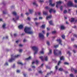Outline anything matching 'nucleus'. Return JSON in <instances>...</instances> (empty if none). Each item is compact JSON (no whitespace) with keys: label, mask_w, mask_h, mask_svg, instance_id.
<instances>
[{"label":"nucleus","mask_w":77,"mask_h":77,"mask_svg":"<svg viewBox=\"0 0 77 77\" xmlns=\"http://www.w3.org/2000/svg\"><path fill=\"white\" fill-rule=\"evenodd\" d=\"M31 30V28H30L25 27L24 29V31L26 33H28L29 34H33V32L32 31H30Z\"/></svg>","instance_id":"f257e3e1"},{"label":"nucleus","mask_w":77,"mask_h":77,"mask_svg":"<svg viewBox=\"0 0 77 77\" xmlns=\"http://www.w3.org/2000/svg\"><path fill=\"white\" fill-rule=\"evenodd\" d=\"M54 53L55 56H61L62 55V52L60 51H58L57 50H55L54 51Z\"/></svg>","instance_id":"f03ea898"},{"label":"nucleus","mask_w":77,"mask_h":77,"mask_svg":"<svg viewBox=\"0 0 77 77\" xmlns=\"http://www.w3.org/2000/svg\"><path fill=\"white\" fill-rule=\"evenodd\" d=\"M19 56H20V55H18L17 56H14V54H12L11 55V58L9 60V61L10 62H12L14 61V60H15V59L13 58H17L18 57H19Z\"/></svg>","instance_id":"7ed1b4c3"},{"label":"nucleus","mask_w":77,"mask_h":77,"mask_svg":"<svg viewBox=\"0 0 77 77\" xmlns=\"http://www.w3.org/2000/svg\"><path fill=\"white\" fill-rule=\"evenodd\" d=\"M32 49L35 51L34 53V55L35 56V54L37 53L38 51V48L37 47L33 46L32 47Z\"/></svg>","instance_id":"20e7f679"},{"label":"nucleus","mask_w":77,"mask_h":77,"mask_svg":"<svg viewBox=\"0 0 77 77\" xmlns=\"http://www.w3.org/2000/svg\"><path fill=\"white\" fill-rule=\"evenodd\" d=\"M67 6L68 7L70 6V7H74V5L72 2L71 1H69L67 4Z\"/></svg>","instance_id":"39448f33"},{"label":"nucleus","mask_w":77,"mask_h":77,"mask_svg":"<svg viewBox=\"0 0 77 77\" xmlns=\"http://www.w3.org/2000/svg\"><path fill=\"white\" fill-rule=\"evenodd\" d=\"M49 5L52 6V7H54L55 5V4L54 3L53 4H52V0H49Z\"/></svg>","instance_id":"423d86ee"},{"label":"nucleus","mask_w":77,"mask_h":77,"mask_svg":"<svg viewBox=\"0 0 77 77\" xmlns=\"http://www.w3.org/2000/svg\"><path fill=\"white\" fill-rule=\"evenodd\" d=\"M57 42H58L59 44H60L61 45H62V40H61V39H57Z\"/></svg>","instance_id":"0eeeda50"},{"label":"nucleus","mask_w":77,"mask_h":77,"mask_svg":"<svg viewBox=\"0 0 77 77\" xmlns=\"http://www.w3.org/2000/svg\"><path fill=\"white\" fill-rule=\"evenodd\" d=\"M56 3L57 5L56 6V8H58V5H59L61 4V3H62V2H61V1H59L58 2H56Z\"/></svg>","instance_id":"6e6552de"},{"label":"nucleus","mask_w":77,"mask_h":77,"mask_svg":"<svg viewBox=\"0 0 77 77\" xmlns=\"http://www.w3.org/2000/svg\"><path fill=\"white\" fill-rule=\"evenodd\" d=\"M39 36L40 38H44V35L42 34L41 33H39Z\"/></svg>","instance_id":"1a4fd4ad"},{"label":"nucleus","mask_w":77,"mask_h":77,"mask_svg":"<svg viewBox=\"0 0 77 77\" xmlns=\"http://www.w3.org/2000/svg\"><path fill=\"white\" fill-rule=\"evenodd\" d=\"M18 28L20 29H21L23 28V26L22 25H20L18 26Z\"/></svg>","instance_id":"9d476101"},{"label":"nucleus","mask_w":77,"mask_h":77,"mask_svg":"<svg viewBox=\"0 0 77 77\" xmlns=\"http://www.w3.org/2000/svg\"><path fill=\"white\" fill-rule=\"evenodd\" d=\"M39 58L42 61V62H44V59L43 58V57L42 56L40 57H39Z\"/></svg>","instance_id":"9b49d317"},{"label":"nucleus","mask_w":77,"mask_h":77,"mask_svg":"<svg viewBox=\"0 0 77 77\" xmlns=\"http://www.w3.org/2000/svg\"><path fill=\"white\" fill-rule=\"evenodd\" d=\"M52 17L51 15H50L48 16H47L46 17V19L47 20H48V19H50Z\"/></svg>","instance_id":"f8f14e48"},{"label":"nucleus","mask_w":77,"mask_h":77,"mask_svg":"<svg viewBox=\"0 0 77 77\" xmlns=\"http://www.w3.org/2000/svg\"><path fill=\"white\" fill-rule=\"evenodd\" d=\"M37 14H38V15H41V12H35V15H37Z\"/></svg>","instance_id":"ddd939ff"},{"label":"nucleus","mask_w":77,"mask_h":77,"mask_svg":"<svg viewBox=\"0 0 77 77\" xmlns=\"http://www.w3.org/2000/svg\"><path fill=\"white\" fill-rule=\"evenodd\" d=\"M31 59V57H29L28 58H26L25 60H30Z\"/></svg>","instance_id":"4468645a"},{"label":"nucleus","mask_w":77,"mask_h":77,"mask_svg":"<svg viewBox=\"0 0 77 77\" xmlns=\"http://www.w3.org/2000/svg\"><path fill=\"white\" fill-rule=\"evenodd\" d=\"M49 53H48V55L50 54H51V53H52V51L51 49L49 50Z\"/></svg>","instance_id":"2eb2a0df"},{"label":"nucleus","mask_w":77,"mask_h":77,"mask_svg":"<svg viewBox=\"0 0 77 77\" xmlns=\"http://www.w3.org/2000/svg\"><path fill=\"white\" fill-rule=\"evenodd\" d=\"M49 23L50 25H53V21L52 20L49 21Z\"/></svg>","instance_id":"dca6fc26"},{"label":"nucleus","mask_w":77,"mask_h":77,"mask_svg":"<svg viewBox=\"0 0 77 77\" xmlns=\"http://www.w3.org/2000/svg\"><path fill=\"white\" fill-rule=\"evenodd\" d=\"M12 14H13V15H15V16H16V15H17V13L15 11L13 12Z\"/></svg>","instance_id":"f3484780"},{"label":"nucleus","mask_w":77,"mask_h":77,"mask_svg":"<svg viewBox=\"0 0 77 77\" xmlns=\"http://www.w3.org/2000/svg\"><path fill=\"white\" fill-rule=\"evenodd\" d=\"M53 11V9H51L49 11V12L50 14H51L52 12Z\"/></svg>","instance_id":"a211bd4d"},{"label":"nucleus","mask_w":77,"mask_h":77,"mask_svg":"<svg viewBox=\"0 0 77 77\" xmlns=\"http://www.w3.org/2000/svg\"><path fill=\"white\" fill-rule=\"evenodd\" d=\"M74 19L73 18H71L70 22H71V23H72V22H74Z\"/></svg>","instance_id":"6ab92c4d"},{"label":"nucleus","mask_w":77,"mask_h":77,"mask_svg":"<svg viewBox=\"0 0 77 77\" xmlns=\"http://www.w3.org/2000/svg\"><path fill=\"white\" fill-rule=\"evenodd\" d=\"M61 30H63L65 29V27H64V26H61Z\"/></svg>","instance_id":"aec40b11"},{"label":"nucleus","mask_w":77,"mask_h":77,"mask_svg":"<svg viewBox=\"0 0 77 77\" xmlns=\"http://www.w3.org/2000/svg\"><path fill=\"white\" fill-rule=\"evenodd\" d=\"M29 11L30 14H32V12H33V10L29 9Z\"/></svg>","instance_id":"412c9836"},{"label":"nucleus","mask_w":77,"mask_h":77,"mask_svg":"<svg viewBox=\"0 0 77 77\" xmlns=\"http://www.w3.org/2000/svg\"><path fill=\"white\" fill-rule=\"evenodd\" d=\"M33 4L34 5H35L36 7H37L38 6V5L36 4V3L35 2H33Z\"/></svg>","instance_id":"4be33fe9"},{"label":"nucleus","mask_w":77,"mask_h":77,"mask_svg":"<svg viewBox=\"0 0 77 77\" xmlns=\"http://www.w3.org/2000/svg\"><path fill=\"white\" fill-rule=\"evenodd\" d=\"M59 71H63V69L62 68H60L59 69Z\"/></svg>","instance_id":"5701e85b"},{"label":"nucleus","mask_w":77,"mask_h":77,"mask_svg":"<svg viewBox=\"0 0 77 77\" xmlns=\"http://www.w3.org/2000/svg\"><path fill=\"white\" fill-rule=\"evenodd\" d=\"M43 13L44 15H47V12L46 11H43Z\"/></svg>","instance_id":"b1692460"},{"label":"nucleus","mask_w":77,"mask_h":77,"mask_svg":"<svg viewBox=\"0 0 77 77\" xmlns=\"http://www.w3.org/2000/svg\"><path fill=\"white\" fill-rule=\"evenodd\" d=\"M60 60H64V58L63 57V56H62L60 57Z\"/></svg>","instance_id":"393cba45"},{"label":"nucleus","mask_w":77,"mask_h":77,"mask_svg":"<svg viewBox=\"0 0 77 77\" xmlns=\"http://www.w3.org/2000/svg\"><path fill=\"white\" fill-rule=\"evenodd\" d=\"M67 54H69V56H71V53H70L69 51L67 52Z\"/></svg>","instance_id":"a878e982"},{"label":"nucleus","mask_w":77,"mask_h":77,"mask_svg":"<svg viewBox=\"0 0 77 77\" xmlns=\"http://www.w3.org/2000/svg\"><path fill=\"white\" fill-rule=\"evenodd\" d=\"M61 37L63 39H65V35H62L61 36Z\"/></svg>","instance_id":"bb28decb"},{"label":"nucleus","mask_w":77,"mask_h":77,"mask_svg":"<svg viewBox=\"0 0 77 77\" xmlns=\"http://www.w3.org/2000/svg\"><path fill=\"white\" fill-rule=\"evenodd\" d=\"M45 60L46 61H47V60H48V57L47 56L45 57Z\"/></svg>","instance_id":"cd10ccee"},{"label":"nucleus","mask_w":77,"mask_h":77,"mask_svg":"<svg viewBox=\"0 0 77 77\" xmlns=\"http://www.w3.org/2000/svg\"><path fill=\"white\" fill-rule=\"evenodd\" d=\"M47 45H48V46H49V45H50V42H49L48 41H47Z\"/></svg>","instance_id":"c85d7f7f"},{"label":"nucleus","mask_w":77,"mask_h":77,"mask_svg":"<svg viewBox=\"0 0 77 77\" xmlns=\"http://www.w3.org/2000/svg\"><path fill=\"white\" fill-rule=\"evenodd\" d=\"M41 27H42V28L43 29H44V28H45V25H42V26H41Z\"/></svg>","instance_id":"c756f323"},{"label":"nucleus","mask_w":77,"mask_h":77,"mask_svg":"<svg viewBox=\"0 0 77 77\" xmlns=\"http://www.w3.org/2000/svg\"><path fill=\"white\" fill-rule=\"evenodd\" d=\"M52 34H55L56 33V31H53L52 32Z\"/></svg>","instance_id":"7c9ffc66"},{"label":"nucleus","mask_w":77,"mask_h":77,"mask_svg":"<svg viewBox=\"0 0 77 77\" xmlns=\"http://www.w3.org/2000/svg\"><path fill=\"white\" fill-rule=\"evenodd\" d=\"M64 65H69V63L66 62H65L64 63Z\"/></svg>","instance_id":"2f4dec72"},{"label":"nucleus","mask_w":77,"mask_h":77,"mask_svg":"<svg viewBox=\"0 0 77 77\" xmlns=\"http://www.w3.org/2000/svg\"><path fill=\"white\" fill-rule=\"evenodd\" d=\"M17 63L18 64H20V65H23V64L21 62H17Z\"/></svg>","instance_id":"473e14b6"},{"label":"nucleus","mask_w":77,"mask_h":77,"mask_svg":"<svg viewBox=\"0 0 77 77\" xmlns=\"http://www.w3.org/2000/svg\"><path fill=\"white\" fill-rule=\"evenodd\" d=\"M70 76L71 77H74V75L72 74H71L70 75Z\"/></svg>","instance_id":"72a5a7b5"},{"label":"nucleus","mask_w":77,"mask_h":77,"mask_svg":"<svg viewBox=\"0 0 77 77\" xmlns=\"http://www.w3.org/2000/svg\"><path fill=\"white\" fill-rule=\"evenodd\" d=\"M75 70V69L73 68H72L71 69V71L72 72L73 71H74Z\"/></svg>","instance_id":"f704fd0d"},{"label":"nucleus","mask_w":77,"mask_h":77,"mask_svg":"<svg viewBox=\"0 0 77 77\" xmlns=\"http://www.w3.org/2000/svg\"><path fill=\"white\" fill-rule=\"evenodd\" d=\"M59 47V45H56L54 46V47L55 48H57V47Z\"/></svg>","instance_id":"c9c22d12"},{"label":"nucleus","mask_w":77,"mask_h":77,"mask_svg":"<svg viewBox=\"0 0 77 77\" xmlns=\"http://www.w3.org/2000/svg\"><path fill=\"white\" fill-rule=\"evenodd\" d=\"M38 62H39V61L38 60H36L35 61V63L36 65H38Z\"/></svg>","instance_id":"e433bc0d"},{"label":"nucleus","mask_w":77,"mask_h":77,"mask_svg":"<svg viewBox=\"0 0 77 77\" xmlns=\"http://www.w3.org/2000/svg\"><path fill=\"white\" fill-rule=\"evenodd\" d=\"M46 9H50V7H48V6H46L45 7Z\"/></svg>","instance_id":"4c0bfd02"},{"label":"nucleus","mask_w":77,"mask_h":77,"mask_svg":"<svg viewBox=\"0 0 77 77\" xmlns=\"http://www.w3.org/2000/svg\"><path fill=\"white\" fill-rule=\"evenodd\" d=\"M67 13V11L66 10H65L63 11L64 14H66V13Z\"/></svg>","instance_id":"58836bf2"},{"label":"nucleus","mask_w":77,"mask_h":77,"mask_svg":"<svg viewBox=\"0 0 77 77\" xmlns=\"http://www.w3.org/2000/svg\"><path fill=\"white\" fill-rule=\"evenodd\" d=\"M5 26H6V24H4L2 25V27H3V28H5Z\"/></svg>","instance_id":"ea45409f"},{"label":"nucleus","mask_w":77,"mask_h":77,"mask_svg":"<svg viewBox=\"0 0 77 77\" xmlns=\"http://www.w3.org/2000/svg\"><path fill=\"white\" fill-rule=\"evenodd\" d=\"M38 72L39 73V74H42V73H43V72H42L41 71H38Z\"/></svg>","instance_id":"a19ab883"},{"label":"nucleus","mask_w":77,"mask_h":77,"mask_svg":"<svg viewBox=\"0 0 77 77\" xmlns=\"http://www.w3.org/2000/svg\"><path fill=\"white\" fill-rule=\"evenodd\" d=\"M40 53H41V54H44V51H41L40 52Z\"/></svg>","instance_id":"79ce46f5"},{"label":"nucleus","mask_w":77,"mask_h":77,"mask_svg":"<svg viewBox=\"0 0 77 77\" xmlns=\"http://www.w3.org/2000/svg\"><path fill=\"white\" fill-rule=\"evenodd\" d=\"M35 24L36 26H38V24H40V23L35 22Z\"/></svg>","instance_id":"37998d69"},{"label":"nucleus","mask_w":77,"mask_h":77,"mask_svg":"<svg viewBox=\"0 0 77 77\" xmlns=\"http://www.w3.org/2000/svg\"><path fill=\"white\" fill-rule=\"evenodd\" d=\"M63 8V6H61V7H60V10H61V11H62Z\"/></svg>","instance_id":"c03bdc74"},{"label":"nucleus","mask_w":77,"mask_h":77,"mask_svg":"<svg viewBox=\"0 0 77 77\" xmlns=\"http://www.w3.org/2000/svg\"><path fill=\"white\" fill-rule=\"evenodd\" d=\"M22 51H23V50L22 49H20L19 50V52L20 53H21V52H22Z\"/></svg>","instance_id":"a18cd8bd"},{"label":"nucleus","mask_w":77,"mask_h":77,"mask_svg":"<svg viewBox=\"0 0 77 77\" xmlns=\"http://www.w3.org/2000/svg\"><path fill=\"white\" fill-rule=\"evenodd\" d=\"M6 13H7V12H6V11H3V14H6Z\"/></svg>","instance_id":"49530a36"},{"label":"nucleus","mask_w":77,"mask_h":77,"mask_svg":"<svg viewBox=\"0 0 77 77\" xmlns=\"http://www.w3.org/2000/svg\"><path fill=\"white\" fill-rule=\"evenodd\" d=\"M51 72H52V71H51V72L49 73H48L47 74V75H49V74H51Z\"/></svg>","instance_id":"de8ad7c7"},{"label":"nucleus","mask_w":77,"mask_h":77,"mask_svg":"<svg viewBox=\"0 0 77 77\" xmlns=\"http://www.w3.org/2000/svg\"><path fill=\"white\" fill-rule=\"evenodd\" d=\"M34 21H36V20H38V18H34Z\"/></svg>","instance_id":"09e8293b"},{"label":"nucleus","mask_w":77,"mask_h":77,"mask_svg":"<svg viewBox=\"0 0 77 77\" xmlns=\"http://www.w3.org/2000/svg\"><path fill=\"white\" fill-rule=\"evenodd\" d=\"M55 69H56V70H57V69H58V67H57V66H55Z\"/></svg>","instance_id":"8fccbe9b"},{"label":"nucleus","mask_w":77,"mask_h":77,"mask_svg":"<svg viewBox=\"0 0 77 77\" xmlns=\"http://www.w3.org/2000/svg\"><path fill=\"white\" fill-rule=\"evenodd\" d=\"M74 71L75 73V74H76V73H77V70H74Z\"/></svg>","instance_id":"3c124183"},{"label":"nucleus","mask_w":77,"mask_h":77,"mask_svg":"<svg viewBox=\"0 0 77 77\" xmlns=\"http://www.w3.org/2000/svg\"><path fill=\"white\" fill-rule=\"evenodd\" d=\"M5 65H7V66H8V63L6 62L5 64Z\"/></svg>","instance_id":"603ef678"},{"label":"nucleus","mask_w":77,"mask_h":77,"mask_svg":"<svg viewBox=\"0 0 77 77\" xmlns=\"http://www.w3.org/2000/svg\"><path fill=\"white\" fill-rule=\"evenodd\" d=\"M46 36L47 37H48V36H49V33H47Z\"/></svg>","instance_id":"864d4df0"},{"label":"nucleus","mask_w":77,"mask_h":77,"mask_svg":"<svg viewBox=\"0 0 77 77\" xmlns=\"http://www.w3.org/2000/svg\"><path fill=\"white\" fill-rule=\"evenodd\" d=\"M25 14H26V15H29V13H26Z\"/></svg>","instance_id":"5fc2aeb1"},{"label":"nucleus","mask_w":77,"mask_h":77,"mask_svg":"<svg viewBox=\"0 0 77 77\" xmlns=\"http://www.w3.org/2000/svg\"><path fill=\"white\" fill-rule=\"evenodd\" d=\"M27 19H28V20H29V21H30V17H27Z\"/></svg>","instance_id":"6e6d98bb"},{"label":"nucleus","mask_w":77,"mask_h":77,"mask_svg":"<svg viewBox=\"0 0 77 77\" xmlns=\"http://www.w3.org/2000/svg\"><path fill=\"white\" fill-rule=\"evenodd\" d=\"M73 47H75V48H77V45H75L74 46H73Z\"/></svg>","instance_id":"4d7b16f0"},{"label":"nucleus","mask_w":77,"mask_h":77,"mask_svg":"<svg viewBox=\"0 0 77 77\" xmlns=\"http://www.w3.org/2000/svg\"><path fill=\"white\" fill-rule=\"evenodd\" d=\"M71 40L72 41H74V38H71Z\"/></svg>","instance_id":"13d9d810"},{"label":"nucleus","mask_w":77,"mask_h":77,"mask_svg":"<svg viewBox=\"0 0 77 77\" xmlns=\"http://www.w3.org/2000/svg\"><path fill=\"white\" fill-rule=\"evenodd\" d=\"M17 72H18V73H20V71L19 70H17Z\"/></svg>","instance_id":"bf43d9fd"},{"label":"nucleus","mask_w":77,"mask_h":77,"mask_svg":"<svg viewBox=\"0 0 77 77\" xmlns=\"http://www.w3.org/2000/svg\"><path fill=\"white\" fill-rule=\"evenodd\" d=\"M39 2H40V3H42V2H44V1H41V0H40L39 1Z\"/></svg>","instance_id":"052dcab7"},{"label":"nucleus","mask_w":77,"mask_h":77,"mask_svg":"<svg viewBox=\"0 0 77 77\" xmlns=\"http://www.w3.org/2000/svg\"><path fill=\"white\" fill-rule=\"evenodd\" d=\"M60 62H61V61H59L58 62V65H59V64H60Z\"/></svg>","instance_id":"680f3d73"},{"label":"nucleus","mask_w":77,"mask_h":77,"mask_svg":"<svg viewBox=\"0 0 77 77\" xmlns=\"http://www.w3.org/2000/svg\"><path fill=\"white\" fill-rule=\"evenodd\" d=\"M19 19V16H17L16 18V20H18Z\"/></svg>","instance_id":"e2e57ef3"},{"label":"nucleus","mask_w":77,"mask_h":77,"mask_svg":"<svg viewBox=\"0 0 77 77\" xmlns=\"http://www.w3.org/2000/svg\"><path fill=\"white\" fill-rule=\"evenodd\" d=\"M74 36H75V37H76L77 38V35L76 34H74L73 35Z\"/></svg>","instance_id":"0e129e2a"},{"label":"nucleus","mask_w":77,"mask_h":77,"mask_svg":"<svg viewBox=\"0 0 77 77\" xmlns=\"http://www.w3.org/2000/svg\"><path fill=\"white\" fill-rule=\"evenodd\" d=\"M23 75L24 77H26V74H23Z\"/></svg>","instance_id":"69168bd1"},{"label":"nucleus","mask_w":77,"mask_h":77,"mask_svg":"<svg viewBox=\"0 0 77 77\" xmlns=\"http://www.w3.org/2000/svg\"><path fill=\"white\" fill-rule=\"evenodd\" d=\"M19 46V47H23V45L21 44H20Z\"/></svg>","instance_id":"338daca9"},{"label":"nucleus","mask_w":77,"mask_h":77,"mask_svg":"<svg viewBox=\"0 0 77 77\" xmlns=\"http://www.w3.org/2000/svg\"><path fill=\"white\" fill-rule=\"evenodd\" d=\"M75 2L77 3V0H75Z\"/></svg>","instance_id":"774afa93"}]
</instances>
